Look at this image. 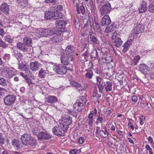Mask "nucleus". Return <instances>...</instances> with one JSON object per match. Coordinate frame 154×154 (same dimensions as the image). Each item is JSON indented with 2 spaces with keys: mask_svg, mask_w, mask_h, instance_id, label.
Here are the masks:
<instances>
[{
  "mask_svg": "<svg viewBox=\"0 0 154 154\" xmlns=\"http://www.w3.org/2000/svg\"><path fill=\"white\" fill-rule=\"evenodd\" d=\"M9 84L8 79L3 78L0 77V85L5 87L8 85Z\"/></svg>",
  "mask_w": 154,
  "mask_h": 154,
  "instance_id": "c756f323",
  "label": "nucleus"
},
{
  "mask_svg": "<svg viewBox=\"0 0 154 154\" xmlns=\"http://www.w3.org/2000/svg\"><path fill=\"white\" fill-rule=\"evenodd\" d=\"M32 132L34 135H37L38 137L40 132L39 128L37 127L33 128L32 129Z\"/></svg>",
  "mask_w": 154,
  "mask_h": 154,
  "instance_id": "58836bf2",
  "label": "nucleus"
},
{
  "mask_svg": "<svg viewBox=\"0 0 154 154\" xmlns=\"http://www.w3.org/2000/svg\"><path fill=\"white\" fill-rule=\"evenodd\" d=\"M18 65V69H20V70L26 66V65L23 63L22 61H20Z\"/></svg>",
  "mask_w": 154,
  "mask_h": 154,
  "instance_id": "3c124183",
  "label": "nucleus"
},
{
  "mask_svg": "<svg viewBox=\"0 0 154 154\" xmlns=\"http://www.w3.org/2000/svg\"><path fill=\"white\" fill-rule=\"evenodd\" d=\"M90 39L93 44H99V42L97 38L94 35H90Z\"/></svg>",
  "mask_w": 154,
  "mask_h": 154,
  "instance_id": "f704fd0d",
  "label": "nucleus"
},
{
  "mask_svg": "<svg viewBox=\"0 0 154 154\" xmlns=\"http://www.w3.org/2000/svg\"><path fill=\"white\" fill-rule=\"evenodd\" d=\"M103 120V118L102 117H100V116H99L98 118L97 119V121H96V124L98 125V124L99 122H101Z\"/></svg>",
  "mask_w": 154,
  "mask_h": 154,
  "instance_id": "4d7b16f0",
  "label": "nucleus"
},
{
  "mask_svg": "<svg viewBox=\"0 0 154 154\" xmlns=\"http://www.w3.org/2000/svg\"><path fill=\"white\" fill-rule=\"evenodd\" d=\"M62 40L63 38L62 37L58 35H54L51 38H50V41L54 43L60 42Z\"/></svg>",
  "mask_w": 154,
  "mask_h": 154,
  "instance_id": "b1692460",
  "label": "nucleus"
},
{
  "mask_svg": "<svg viewBox=\"0 0 154 154\" xmlns=\"http://www.w3.org/2000/svg\"><path fill=\"white\" fill-rule=\"evenodd\" d=\"M5 39L6 41L8 42L9 43H11L12 42V39L10 37L8 36L5 37Z\"/></svg>",
  "mask_w": 154,
  "mask_h": 154,
  "instance_id": "5fc2aeb1",
  "label": "nucleus"
},
{
  "mask_svg": "<svg viewBox=\"0 0 154 154\" xmlns=\"http://www.w3.org/2000/svg\"><path fill=\"white\" fill-rule=\"evenodd\" d=\"M8 72L9 74H11V75H12L15 74L14 71L12 70L11 69L8 70Z\"/></svg>",
  "mask_w": 154,
  "mask_h": 154,
  "instance_id": "338daca9",
  "label": "nucleus"
},
{
  "mask_svg": "<svg viewBox=\"0 0 154 154\" xmlns=\"http://www.w3.org/2000/svg\"><path fill=\"white\" fill-rule=\"evenodd\" d=\"M140 57L139 55L135 56L132 60V63L134 65H136L140 59Z\"/></svg>",
  "mask_w": 154,
  "mask_h": 154,
  "instance_id": "ea45409f",
  "label": "nucleus"
},
{
  "mask_svg": "<svg viewBox=\"0 0 154 154\" xmlns=\"http://www.w3.org/2000/svg\"><path fill=\"white\" fill-rule=\"evenodd\" d=\"M23 43L28 47L31 46V43L32 42V39L30 38L27 37H25L23 39Z\"/></svg>",
  "mask_w": 154,
  "mask_h": 154,
  "instance_id": "cd10ccee",
  "label": "nucleus"
},
{
  "mask_svg": "<svg viewBox=\"0 0 154 154\" xmlns=\"http://www.w3.org/2000/svg\"><path fill=\"white\" fill-rule=\"evenodd\" d=\"M45 1L46 2L48 3H55V1L54 0H45Z\"/></svg>",
  "mask_w": 154,
  "mask_h": 154,
  "instance_id": "69168bd1",
  "label": "nucleus"
},
{
  "mask_svg": "<svg viewBox=\"0 0 154 154\" xmlns=\"http://www.w3.org/2000/svg\"><path fill=\"white\" fill-rule=\"evenodd\" d=\"M93 113H90L88 116V124L89 125H91L93 124Z\"/></svg>",
  "mask_w": 154,
  "mask_h": 154,
  "instance_id": "a19ab883",
  "label": "nucleus"
},
{
  "mask_svg": "<svg viewBox=\"0 0 154 154\" xmlns=\"http://www.w3.org/2000/svg\"><path fill=\"white\" fill-rule=\"evenodd\" d=\"M53 69L56 73L60 75L65 74L67 72L66 67L59 65H54Z\"/></svg>",
  "mask_w": 154,
  "mask_h": 154,
  "instance_id": "39448f33",
  "label": "nucleus"
},
{
  "mask_svg": "<svg viewBox=\"0 0 154 154\" xmlns=\"http://www.w3.org/2000/svg\"><path fill=\"white\" fill-rule=\"evenodd\" d=\"M123 48L122 50V52L124 53H125L129 49L130 46H128L125 43L123 45Z\"/></svg>",
  "mask_w": 154,
  "mask_h": 154,
  "instance_id": "c03bdc74",
  "label": "nucleus"
},
{
  "mask_svg": "<svg viewBox=\"0 0 154 154\" xmlns=\"http://www.w3.org/2000/svg\"><path fill=\"white\" fill-rule=\"evenodd\" d=\"M16 96L12 94L8 95L5 97L4 99L5 104L10 106L14 103L16 99Z\"/></svg>",
  "mask_w": 154,
  "mask_h": 154,
  "instance_id": "423d86ee",
  "label": "nucleus"
},
{
  "mask_svg": "<svg viewBox=\"0 0 154 154\" xmlns=\"http://www.w3.org/2000/svg\"><path fill=\"white\" fill-rule=\"evenodd\" d=\"M148 11L150 13L154 12V5L153 3H151L148 7Z\"/></svg>",
  "mask_w": 154,
  "mask_h": 154,
  "instance_id": "79ce46f5",
  "label": "nucleus"
},
{
  "mask_svg": "<svg viewBox=\"0 0 154 154\" xmlns=\"http://www.w3.org/2000/svg\"><path fill=\"white\" fill-rule=\"evenodd\" d=\"M115 28V26H114L113 24L111 25H109L107 26L105 29V32H109L113 31Z\"/></svg>",
  "mask_w": 154,
  "mask_h": 154,
  "instance_id": "e433bc0d",
  "label": "nucleus"
},
{
  "mask_svg": "<svg viewBox=\"0 0 154 154\" xmlns=\"http://www.w3.org/2000/svg\"><path fill=\"white\" fill-rule=\"evenodd\" d=\"M87 72L85 74V77L86 78L88 79H91L93 75V72L91 70H89L88 69H87L85 70Z\"/></svg>",
  "mask_w": 154,
  "mask_h": 154,
  "instance_id": "72a5a7b5",
  "label": "nucleus"
},
{
  "mask_svg": "<svg viewBox=\"0 0 154 154\" xmlns=\"http://www.w3.org/2000/svg\"><path fill=\"white\" fill-rule=\"evenodd\" d=\"M108 145L109 147L112 149L115 148L116 146V144L112 143V142L110 141L108 142Z\"/></svg>",
  "mask_w": 154,
  "mask_h": 154,
  "instance_id": "603ef678",
  "label": "nucleus"
},
{
  "mask_svg": "<svg viewBox=\"0 0 154 154\" xmlns=\"http://www.w3.org/2000/svg\"><path fill=\"white\" fill-rule=\"evenodd\" d=\"M38 138L40 139L49 140L51 137L48 134L44 132H40L38 135Z\"/></svg>",
  "mask_w": 154,
  "mask_h": 154,
  "instance_id": "5701e85b",
  "label": "nucleus"
},
{
  "mask_svg": "<svg viewBox=\"0 0 154 154\" xmlns=\"http://www.w3.org/2000/svg\"><path fill=\"white\" fill-rule=\"evenodd\" d=\"M88 53L87 51L85 52L82 55V56L84 57L85 59L87 58L88 57Z\"/></svg>",
  "mask_w": 154,
  "mask_h": 154,
  "instance_id": "0e129e2a",
  "label": "nucleus"
},
{
  "mask_svg": "<svg viewBox=\"0 0 154 154\" xmlns=\"http://www.w3.org/2000/svg\"><path fill=\"white\" fill-rule=\"evenodd\" d=\"M147 10L146 2H142L138 8L139 12L140 13L145 12Z\"/></svg>",
  "mask_w": 154,
  "mask_h": 154,
  "instance_id": "a878e982",
  "label": "nucleus"
},
{
  "mask_svg": "<svg viewBox=\"0 0 154 154\" xmlns=\"http://www.w3.org/2000/svg\"><path fill=\"white\" fill-rule=\"evenodd\" d=\"M72 118L69 115H66L63 116L61 122L60 123L61 127L63 128L64 131L67 130L69 125L72 124Z\"/></svg>",
  "mask_w": 154,
  "mask_h": 154,
  "instance_id": "7ed1b4c3",
  "label": "nucleus"
},
{
  "mask_svg": "<svg viewBox=\"0 0 154 154\" xmlns=\"http://www.w3.org/2000/svg\"><path fill=\"white\" fill-rule=\"evenodd\" d=\"M85 139L83 137H80L79 140V143L80 144H82L84 142Z\"/></svg>",
  "mask_w": 154,
  "mask_h": 154,
  "instance_id": "052dcab7",
  "label": "nucleus"
},
{
  "mask_svg": "<svg viewBox=\"0 0 154 154\" xmlns=\"http://www.w3.org/2000/svg\"><path fill=\"white\" fill-rule=\"evenodd\" d=\"M78 105V104H77L76 103H75L73 105V107L74 108L73 111L76 113L81 111L83 107V106H81Z\"/></svg>",
  "mask_w": 154,
  "mask_h": 154,
  "instance_id": "c85d7f7f",
  "label": "nucleus"
},
{
  "mask_svg": "<svg viewBox=\"0 0 154 154\" xmlns=\"http://www.w3.org/2000/svg\"><path fill=\"white\" fill-rule=\"evenodd\" d=\"M0 46L3 48H6L7 47V46L2 40L0 42Z\"/></svg>",
  "mask_w": 154,
  "mask_h": 154,
  "instance_id": "bf43d9fd",
  "label": "nucleus"
},
{
  "mask_svg": "<svg viewBox=\"0 0 154 154\" xmlns=\"http://www.w3.org/2000/svg\"><path fill=\"white\" fill-rule=\"evenodd\" d=\"M99 133L104 138L107 137L109 134L108 132L105 129L104 130H100Z\"/></svg>",
  "mask_w": 154,
  "mask_h": 154,
  "instance_id": "c9c22d12",
  "label": "nucleus"
},
{
  "mask_svg": "<svg viewBox=\"0 0 154 154\" xmlns=\"http://www.w3.org/2000/svg\"><path fill=\"white\" fill-rule=\"evenodd\" d=\"M131 99L132 102L134 103H136L138 100V97L136 96H133Z\"/></svg>",
  "mask_w": 154,
  "mask_h": 154,
  "instance_id": "6e6d98bb",
  "label": "nucleus"
},
{
  "mask_svg": "<svg viewBox=\"0 0 154 154\" xmlns=\"http://www.w3.org/2000/svg\"><path fill=\"white\" fill-rule=\"evenodd\" d=\"M57 20L55 21L56 28L59 29H64L65 26L66 22L63 20Z\"/></svg>",
  "mask_w": 154,
  "mask_h": 154,
  "instance_id": "4468645a",
  "label": "nucleus"
},
{
  "mask_svg": "<svg viewBox=\"0 0 154 154\" xmlns=\"http://www.w3.org/2000/svg\"><path fill=\"white\" fill-rule=\"evenodd\" d=\"M55 7V9L57 10V11L59 13V14L61 13L59 12L58 11H60L63 10V6L61 5H57V6H55V7Z\"/></svg>",
  "mask_w": 154,
  "mask_h": 154,
  "instance_id": "09e8293b",
  "label": "nucleus"
},
{
  "mask_svg": "<svg viewBox=\"0 0 154 154\" xmlns=\"http://www.w3.org/2000/svg\"><path fill=\"white\" fill-rule=\"evenodd\" d=\"M76 8L78 14H80L81 13L82 14H84L85 12V9L83 5L82 4L79 6L78 4H76Z\"/></svg>",
  "mask_w": 154,
  "mask_h": 154,
  "instance_id": "bb28decb",
  "label": "nucleus"
},
{
  "mask_svg": "<svg viewBox=\"0 0 154 154\" xmlns=\"http://www.w3.org/2000/svg\"><path fill=\"white\" fill-rule=\"evenodd\" d=\"M144 31L143 26L139 25L134 28L132 31V32L134 34H139L141 33Z\"/></svg>",
  "mask_w": 154,
  "mask_h": 154,
  "instance_id": "4be33fe9",
  "label": "nucleus"
},
{
  "mask_svg": "<svg viewBox=\"0 0 154 154\" xmlns=\"http://www.w3.org/2000/svg\"><path fill=\"white\" fill-rule=\"evenodd\" d=\"M26 81L27 83H28L29 85H30L31 84H33L32 79L29 78H27L26 79Z\"/></svg>",
  "mask_w": 154,
  "mask_h": 154,
  "instance_id": "13d9d810",
  "label": "nucleus"
},
{
  "mask_svg": "<svg viewBox=\"0 0 154 154\" xmlns=\"http://www.w3.org/2000/svg\"><path fill=\"white\" fill-rule=\"evenodd\" d=\"M111 20L108 15H106L103 17L101 23L103 26H109L111 23Z\"/></svg>",
  "mask_w": 154,
  "mask_h": 154,
  "instance_id": "2eb2a0df",
  "label": "nucleus"
},
{
  "mask_svg": "<svg viewBox=\"0 0 154 154\" xmlns=\"http://www.w3.org/2000/svg\"><path fill=\"white\" fill-rule=\"evenodd\" d=\"M74 51L75 48L71 45L67 46L66 48V54L69 57L71 61H72L73 60Z\"/></svg>",
  "mask_w": 154,
  "mask_h": 154,
  "instance_id": "9d476101",
  "label": "nucleus"
},
{
  "mask_svg": "<svg viewBox=\"0 0 154 154\" xmlns=\"http://www.w3.org/2000/svg\"><path fill=\"white\" fill-rule=\"evenodd\" d=\"M132 40L131 39H130L128 40V41L125 43L128 46H130L132 44Z\"/></svg>",
  "mask_w": 154,
  "mask_h": 154,
  "instance_id": "e2e57ef3",
  "label": "nucleus"
},
{
  "mask_svg": "<svg viewBox=\"0 0 154 154\" xmlns=\"http://www.w3.org/2000/svg\"><path fill=\"white\" fill-rule=\"evenodd\" d=\"M1 11L5 14H8L9 8L8 5L5 3H3L1 6Z\"/></svg>",
  "mask_w": 154,
  "mask_h": 154,
  "instance_id": "393cba45",
  "label": "nucleus"
},
{
  "mask_svg": "<svg viewBox=\"0 0 154 154\" xmlns=\"http://www.w3.org/2000/svg\"><path fill=\"white\" fill-rule=\"evenodd\" d=\"M21 140L22 144L26 145L33 146L36 144V140L30 134H24L22 136Z\"/></svg>",
  "mask_w": 154,
  "mask_h": 154,
  "instance_id": "f03ea898",
  "label": "nucleus"
},
{
  "mask_svg": "<svg viewBox=\"0 0 154 154\" xmlns=\"http://www.w3.org/2000/svg\"><path fill=\"white\" fill-rule=\"evenodd\" d=\"M91 56L92 58H95L98 56V54L96 50H94L91 53Z\"/></svg>",
  "mask_w": 154,
  "mask_h": 154,
  "instance_id": "37998d69",
  "label": "nucleus"
},
{
  "mask_svg": "<svg viewBox=\"0 0 154 154\" xmlns=\"http://www.w3.org/2000/svg\"><path fill=\"white\" fill-rule=\"evenodd\" d=\"M36 32L41 36L46 37L45 29L43 28L38 29L36 30Z\"/></svg>",
  "mask_w": 154,
  "mask_h": 154,
  "instance_id": "7c9ffc66",
  "label": "nucleus"
},
{
  "mask_svg": "<svg viewBox=\"0 0 154 154\" xmlns=\"http://www.w3.org/2000/svg\"><path fill=\"white\" fill-rule=\"evenodd\" d=\"M41 64L37 61L31 63L30 69L33 71H36L41 67Z\"/></svg>",
  "mask_w": 154,
  "mask_h": 154,
  "instance_id": "412c9836",
  "label": "nucleus"
},
{
  "mask_svg": "<svg viewBox=\"0 0 154 154\" xmlns=\"http://www.w3.org/2000/svg\"><path fill=\"white\" fill-rule=\"evenodd\" d=\"M90 5L91 6L92 8L94 9L95 8V2L91 1L90 2Z\"/></svg>",
  "mask_w": 154,
  "mask_h": 154,
  "instance_id": "680f3d73",
  "label": "nucleus"
},
{
  "mask_svg": "<svg viewBox=\"0 0 154 154\" xmlns=\"http://www.w3.org/2000/svg\"><path fill=\"white\" fill-rule=\"evenodd\" d=\"M63 128L59 126H56L53 128L52 129L53 133L55 135L59 136H64V132H66V131H64Z\"/></svg>",
  "mask_w": 154,
  "mask_h": 154,
  "instance_id": "0eeeda50",
  "label": "nucleus"
},
{
  "mask_svg": "<svg viewBox=\"0 0 154 154\" xmlns=\"http://www.w3.org/2000/svg\"><path fill=\"white\" fill-rule=\"evenodd\" d=\"M63 17L61 13L59 14L55 9V7H52L48 11L45 12V18L47 20L61 19Z\"/></svg>",
  "mask_w": 154,
  "mask_h": 154,
  "instance_id": "f257e3e1",
  "label": "nucleus"
},
{
  "mask_svg": "<svg viewBox=\"0 0 154 154\" xmlns=\"http://www.w3.org/2000/svg\"><path fill=\"white\" fill-rule=\"evenodd\" d=\"M11 154H22V153L19 151H12Z\"/></svg>",
  "mask_w": 154,
  "mask_h": 154,
  "instance_id": "774afa93",
  "label": "nucleus"
},
{
  "mask_svg": "<svg viewBox=\"0 0 154 154\" xmlns=\"http://www.w3.org/2000/svg\"><path fill=\"white\" fill-rule=\"evenodd\" d=\"M58 99L57 97L54 96H49L46 98L47 102L51 104H54L57 101Z\"/></svg>",
  "mask_w": 154,
  "mask_h": 154,
  "instance_id": "6ab92c4d",
  "label": "nucleus"
},
{
  "mask_svg": "<svg viewBox=\"0 0 154 154\" xmlns=\"http://www.w3.org/2000/svg\"><path fill=\"white\" fill-rule=\"evenodd\" d=\"M26 111L29 114H30L31 115H32L33 114L34 111V109L32 108L29 107L28 108H27L26 109Z\"/></svg>",
  "mask_w": 154,
  "mask_h": 154,
  "instance_id": "de8ad7c7",
  "label": "nucleus"
},
{
  "mask_svg": "<svg viewBox=\"0 0 154 154\" xmlns=\"http://www.w3.org/2000/svg\"><path fill=\"white\" fill-rule=\"evenodd\" d=\"M29 68L28 66H26L21 69V71H23L26 73L28 74L29 72Z\"/></svg>",
  "mask_w": 154,
  "mask_h": 154,
  "instance_id": "8fccbe9b",
  "label": "nucleus"
},
{
  "mask_svg": "<svg viewBox=\"0 0 154 154\" xmlns=\"http://www.w3.org/2000/svg\"><path fill=\"white\" fill-rule=\"evenodd\" d=\"M60 60L62 64L65 65H67L69 64V61H71L69 57L65 54L62 55L60 57Z\"/></svg>",
  "mask_w": 154,
  "mask_h": 154,
  "instance_id": "ddd939ff",
  "label": "nucleus"
},
{
  "mask_svg": "<svg viewBox=\"0 0 154 154\" xmlns=\"http://www.w3.org/2000/svg\"><path fill=\"white\" fill-rule=\"evenodd\" d=\"M86 102V98L83 96L79 97L75 103L78 105H79L81 106H83Z\"/></svg>",
  "mask_w": 154,
  "mask_h": 154,
  "instance_id": "aec40b11",
  "label": "nucleus"
},
{
  "mask_svg": "<svg viewBox=\"0 0 154 154\" xmlns=\"http://www.w3.org/2000/svg\"><path fill=\"white\" fill-rule=\"evenodd\" d=\"M105 85V82L102 81L101 82L98 84V88L99 89V92L100 93H103V90L104 86Z\"/></svg>",
  "mask_w": 154,
  "mask_h": 154,
  "instance_id": "473e14b6",
  "label": "nucleus"
},
{
  "mask_svg": "<svg viewBox=\"0 0 154 154\" xmlns=\"http://www.w3.org/2000/svg\"><path fill=\"white\" fill-rule=\"evenodd\" d=\"M70 83L72 86L76 88L79 91H82L86 89L84 85L82 86L81 84L79 83L74 81H70Z\"/></svg>",
  "mask_w": 154,
  "mask_h": 154,
  "instance_id": "9b49d317",
  "label": "nucleus"
},
{
  "mask_svg": "<svg viewBox=\"0 0 154 154\" xmlns=\"http://www.w3.org/2000/svg\"><path fill=\"white\" fill-rule=\"evenodd\" d=\"M21 141H20L19 140L14 139L12 141L11 144L13 146L17 149H20L22 147L21 144Z\"/></svg>",
  "mask_w": 154,
  "mask_h": 154,
  "instance_id": "f3484780",
  "label": "nucleus"
},
{
  "mask_svg": "<svg viewBox=\"0 0 154 154\" xmlns=\"http://www.w3.org/2000/svg\"><path fill=\"white\" fill-rule=\"evenodd\" d=\"M27 0H24V1L20 4H19V6L22 7V8L26 7L28 5Z\"/></svg>",
  "mask_w": 154,
  "mask_h": 154,
  "instance_id": "a18cd8bd",
  "label": "nucleus"
},
{
  "mask_svg": "<svg viewBox=\"0 0 154 154\" xmlns=\"http://www.w3.org/2000/svg\"><path fill=\"white\" fill-rule=\"evenodd\" d=\"M47 73L42 69H41L39 72L38 76L41 78H43L45 77Z\"/></svg>",
  "mask_w": 154,
  "mask_h": 154,
  "instance_id": "4c0bfd02",
  "label": "nucleus"
},
{
  "mask_svg": "<svg viewBox=\"0 0 154 154\" xmlns=\"http://www.w3.org/2000/svg\"><path fill=\"white\" fill-rule=\"evenodd\" d=\"M139 69L142 73L147 74L149 70L148 66L145 64H140L139 66Z\"/></svg>",
  "mask_w": 154,
  "mask_h": 154,
  "instance_id": "f8f14e48",
  "label": "nucleus"
},
{
  "mask_svg": "<svg viewBox=\"0 0 154 154\" xmlns=\"http://www.w3.org/2000/svg\"><path fill=\"white\" fill-rule=\"evenodd\" d=\"M112 39L114 45L116 47L119 48L122 44L123 42L118 31H115L113 33Z\"/></svg>",
  "mask_w": 154,
  "mask_h": 154,
  "instance_id": "20e7f679",
  "label": "nucleus"
},
{
  "mask_svg": "<svg viewBox=\"0 0 154 154\" xmlns=\"http://www.w3.org/2000/svg\"><path fill=\"white\" fill-rule=\"evenodd\" d=\"M140 119V125H142L143 124V121H144L146 119V117L145 116H141L139 117Z\"/></svg>",
  "mask_w": 154,
  "mask_h": 154,
  "instance_id": "49530a36",
  "label": "nucleus"
},
{
  "mask_svg": "<svg viewBox=\"0 0 154 154\" xmlns=\"http://www.w3.org/2000/svg\"><path fill=\"white\" fill-rule=\"evenodd\" d=\"M5 143V140L3 135L0 133V144H3Z\"/></svg>",
  "mask_w": 154,
  "mask_h": 154,
  "instance_id": "864d4df0",
  "label": "nucleus"
},
{
  "mask_svg": "<svg viewBox=\"0 0 154 154\" xmlns=\"http://www.w3.org/2000/svg\"><path fill=\"white\" fill-rule=\"evenodd\" d=\"M106 86L105 89L106 91H111L112 88V83L110 81H107L105 84Z\"/></svg>",
  "mask_w": 154,
  "mask_h": 154,
  "instance_id": "2f4dec72",
  "label": "nucleus"
},
{
  "mask_svg": "<svg viewBox=\"0 0 154 154\" xmlns=\"http://www.w3.org/2000/svg\"><path fill=\"white\" fill-rule=\"evenodd\" d=\"M61 33L64 32L61 29L58 30L55 28L45 29L46 37H49L52 35L60 34V32Z\"/></svg>",
  "mask_w": 154,
  "mask_h": 154,
  "instance_id": "6e6552de",
  "label": "nucleus"
},
{
  "mask_svg": "<svg viewBox=\"0 0 154 154\" xmlns=\"http://www.w3.org/2000/svg\"><path fill=\"white\" fill-rule=\"evenodd\" d=\"M17 48L20 50L24 52L27 51L29 48L22 42H18L17 44Z\"/></svg>",
  "mask_w": 154,
  "mask_h": 154,
  "instance_id": "a211bd4d",
  "label": "nucleus"
},
{
  "mask_svg": "<svg viewBox=\"0 0 154 154\" xmlns=\"http://www.w3.org/2000/svg\"><path fill=\"white\" fill-rule=\"evenodd\" d=\"M13 55L18 60L21 59L23 57V55L20 51L17 49H13Z\"/></svg>",
  "mask_w": 154,
  "mask_h": 154,
  "instance_id": "dca6fc26",
  "label": "nucleus"
},
{
  "mask_svg": "<svg viewBox=\"0 0 154 154\" xmlns=\"http://www.w3.org/2000/svg\"><path fill=\"white\" fill-rule=\"evenodd\" d=\"M111 9V7L110 3L107 2L102 6L100 10L101 15H103L109 12Z\"/></svg>",
  "mask_w": 154,
  "mask_h": 154,
  "instance_id": "1a4fd4ad",
  "label": "nucleus"
}]
</instances>
